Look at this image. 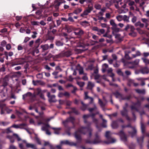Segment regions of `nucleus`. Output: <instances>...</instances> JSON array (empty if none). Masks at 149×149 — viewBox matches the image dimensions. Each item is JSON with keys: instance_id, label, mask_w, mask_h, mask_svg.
<instances>
[{"instance_id": "nucleus-1", "label": "nucleus", "mask_w": 149, "mask_h": 149, "mask_svg": "<svg viewBox=\"0 0 149 149\" xmlns=\"http://www.w3.org/2000/svg\"><path fill=\"white\" fill-rule=\"evenodd\" d=\"M91 124V122L88 123L87 127H81L79 128L75 132L74 136L77 141L81 140V134H85L87 132H88L89 133V136L91 137V136L93 129L90 127Z\"/></svg>"}, {"instance_id": "nucleus-2", "label": "nucleus", "mask_w": 149, "mask_h": 149, "mask_svg": "<svg viewBox=\"0 0 149 149\" xmlns=\"http://www.w3.org/2000/svg\"><path fill=\"white\" fill-rule=\"evenodd\" d=\"M99 113V112L98 111H97L96 113H93L91 114H88L84 115L83 116V118L84 120V123H86L87 122V119L89 118L90 116H91L93 118V121L94 123L96 125V127L97 130L99 132H100L101 131V127H99L98 126V121L97 119L94 118V117L95 115Z\"/></svg>"}, {"instance_id": "nucleus-3", "label": "nucleus", "mask_w": 149, "mask_h": 149, "mask_svg": "<svg viewBox=\"0 0 149 149\" xmlns=\"http://www.w3.org/2000/svg\"><path fill=\"white\" fill-rule=\"evenodd\" d=\"M145 100V98L143 97H141L139 98L137 100V102L136 103H134L133 105L131 107V109L132 111V114L134 117L136 118L135 114L133 111L134 110L136 111H139V109L137 108L138 107H139L141 105V102Z\"/></svg>"}, {"instance_id": "nucleus-4", "label": "nucleus", "mask_w": 149, "mask_h": 149, "mask_svg": "<svg viewBox=\"0 0 149 149\" xmlns=\"http://www.w3.org/2000/svg\"><path fill=\"white\" fill-rule=\"evenodd\" d=\"M130 51L129 50H126L125 51V58L126 59L128 60L132 59L133 58L136 57L137 56H140L141 55V52L139 51L136 52V53L134 54H132L131 56L130 54Z\"/></svg>"}, {"instance_id": "nucleus-5", "label": "nucleus", "mask_w": 149, "mask_h": 149, "mask_svg": "<svg viewBox=\"0 0 149 149\" xmlns=\"http://www.w3.org/2000/svg\"><path fill=\"white\" fill-rule=\"evenodd\" d=\"M111 133L110 131H107L106 132L105 136L108 140V141H105V143L108 144L115 143L116 141L115 139L111 137Z\"/></svg>"}, {"instance_id": "nucleus-6", "label": "nucleus", "mask_w": 149, "mask_h": 149, "mask_svg": "<svg viewBox=\"0 0 149 149\" xmlns=\"http://www.w3.org/2000/svg\"><path fill=\"white\" fill-rule=\"evenodd\" d=\"M95 138L93 141H88L86 140V142L89 143H93L94 144H97L100 143L101 142L100 137L99 135V134L98 132L96 133L95 134Z\"/></svg>"}, {"instance_id": "nucleus-7", "label": "nucleus", "mask_w": 149, "mask_h": 149, "mask_svg": "<svg viewBox=\"0 0 149 149\" xmlns=\"http://www.w3.org/2000/svg\"><path fill=\"white\" fill-rule=\"evenodd\" d=\"M93 10V7L92 6H88V8L85 10L83 13L80 15V16L82 17H84L87 15L89 13H90Z\"/></svg>"}, {"instance_id": "nucleus-8", "label": "nucleus", "mask_w": 149, "mask_h": 149, "mask_svg": "<svg viewBox=\"0 0 149 149\" xmlns=\"http://www.w3.org/2000/svg\"><path fill=\"white\" fill-rule=\"evenodd\" d=\"M74 29L73 33L76 36L80 37L84 34V31L81 29L75 28Z\"/></svg>"}, {"instance_id": "nucleus-9", "label": "nucleus", "mask_w": 149, "mask_h": 149, "mask_svg": "<svg viewBox=\"0 0 149 149\" xmlns=\"http://www.w3.org/2000/svg\"><path fill=\"white\" fill-rule=\"evenodd\" d=\"M47 96L49 98V101L50 102H56L57 100L55 99V95H51L50 93L49 92H47Z\"/></svg>"}, {"instance_id": "nucleus-10", "label": "nucleus", "mask_w": 149, "mask_h": 149, "mask_svg": "<svg viewBox=\"0 0 149 149\" xmlns=\"http://www.w3.org/2000/svg\"><path fill=\"white\" fill-rule=\"evenodd\" d=\"M44 125L45 126H42V127L41 129L43 131H45L46 133V134L48 135H50L51 134V133L48 130V129L49 128H51L52 127H50V126L48 124H44Z\"/></svg>"}, {"instance_id": "nucleus-11", "label": "nucleus", "mask_w": 149, "mask_h": 149, "mask_svg": "<svg viewBox=\"0 0 149 149\" xmlns=\"http://www.w3.org/2000/svg\"><path fill=\"white\" fill-rule=\"evenodd\" d=\"M118 134L120 136L121 140L124 142L127 141V139L126 136L123 131H120Z\"/></svg>"}, {"instance_id": "nucleus-12", "label": "nucleus", "mask_w": 149, "mask_h": 149, "mask_svg": "<svg viewBox=\"0 0 149 149\" xmlns=\"http://www.w3.org/2000/svg\"><path fill=\"white\" fill-rule=\"evenodd\" d=\"M88 92L87 91L84 92V99L85 100L88 99H90L91 100V101L89 102V104H91L93 102V99L92 97L89 96L88 95Z\"/></svg>"}, {"instance_id": "nucleus-13", "label": "nucleus", "mask_w": 149, "mask_h": 149, "mask_svg": "<svg viewBox=\"0 0 149 149\" xmlns=\"http://www.w3.org/2000/svg\"><path fill=\"white\" fill-rule=\"evenodd\" d=\"M123 110L121 111V113L122 115L125 117L127 120H130V118L127 115V111L126 108L123 107Z\"/></svg>"}, {"instance_id": "nucleus-14", "label": "nucleus", "mask_w": 149, "mask_h": 149, "mask_svg": "<svg viewBox=\"0 0 149 149\" xmlns=\"http://www.w3.org/2000/svg\"><path fill=\"white\" fill-rule=\"evenodd\" d=\"M141 72L143 74H147L149 72L148 68L147 67L142 68L140 70Z\"/></svg>"}, {"instance_id": "nucleus-15", "label": "nucleus", "mask_w": 149, "mask_h": 149, "mask_svg": "<svg viewBox=\"0 0 149 149\" xmlns=\"http://www.w3.org/2000/svg\"><path fill=\"white\" fill-rule=\"evenodd\" d=\"M76 69L77 70L79 71V74H84L83 69L82 67L80 66V65L78 64L77 66Z\"/></svg>"}, {"instance_id": "nucleus-16", "label": "nucleus", "mask_w": 149, "mask_h": 149, "mask_svg": "<svg viewBox=\"0 0 149 149\" xmlns=\"http://www.w3.org/2000/svg\"><path fill=\"white\" fill-rule=\"evenodd\" d=\"M40 47L42 49V51L44 52L49 49V46L47 44L42 45L40 46Z\"/></svg>"}, {"instance_id": "nucleus-17", "label": "nucleus", "mask_w": 149, "mask_h": 149, "mask_svg": "<svg viewBox=\"0 0 149 149\" xmlns=\"http://www.w3.org/2000/svg\"><path fill=\"white\" fill-rule=\"evenodd\" d=\"M65 29L67 32L68 33H70L73 30L74 31V29H75V28L73 27V26H66Z\"/></svg>"}, {"instance_id": "nucleus-18", "label": "nucleus", "mask_w": 149, "mask_h": 149, "mask_svg": "<svg viewBox=\"0 0 149 149\" xmlns=\"http://www.w3.org/2000/svg\"><path fill=\"white\" fill-rule=\"evenodd\" d=\"M94 86V84L91 81H88L87 87V88L89 90H92Z\"/></svg>"}, {"instance_id": "nucleus-19", "label": "nucleus", "mask_w": 149, "mask_h": 149, "mask_svg": "<svg viewBox=\"0 0 149 149\" xmlns=\"http://www.w3.org/2000/svg\"><path fill=\"white\" fill-rule=\"evenodd\" d=\"M128 85L129 86L133 85L134 86H136L138 85V84L134 83L133 80L130 79L129 80Z\"/></svg>"}, {"instance_id": "nucleus-20", "label": "nucleus", "mask_w": 149, "mask_h": 149, "mask_svg": "<svg viewBox=\"0 0 149 149\" xmlns=\"http://www.w3.org/2000/svg\"><path fill=\"white\" fill-rule=\"evenodd\" d=\"M74 120V117H70L69 118H67L65 121L63 122V123L64 124H66L67 122H71L73 123Z\"/></svg>"}, {"instance_id": "nucleus-21", "label": "nucleus", "mask_w": 149, "mask_h": 149, "mask_svg": "<svg viewBox=\"0 0 149 149\" xmlns=\"http://www.w3.org/2000/svg\"><path fill=\"white\" fill-rule=\"evenodd\" d=\"M100 118L102 119L103 121V123L102 125V126L103 127H107L106 125L107 121L105 120L102 118V115H100Z\"/></svg>"}, {"instance_id": "nucleus-22", "label": "nucleus", "mask_w": 149, "mask_h": 149, "mask_svg": "<svg viewBox=\"0 0 149 149\" xmlns=\"http://www.w3.org/2000/svg\"><path fill=\"white\" fill-rule=\"evenodd\" d=\"M7 77L6 76L3 79L2 86L5 87L8 84V80H7Z\"/></svg>"}, {"instance_id": "nucleus-23", "label": "nucleus", "mask_w": 149, "mask_h": 149, "mask_svg": "<svg viewBox=\"0 0 149 149\" xmlns=\"http://www.w3.org/2000/svg\"><path fill=\"white\" fill-rule=\"evenodd\" d=\"M132 130H133V132L132 133H131L130 132H129V133L130 134L132 137H133L134 136L136 135V130L134 127H132Z\"/></svg>"}, {"instance_id": "nucleus-24", "label": "nucleus", "mask_w": 149, "mask_h": 149, "mask_svg": "<svg viewBox=\"0 0 149 149\" xmlns=\"http://www.w3.org/2000/svg\"><path fill=\"white\" fill-rule=\"evenodd\" d=\"M26 146L27 148H31L33 149H37L36 146L33 144L26 143Z\"/></svg>"}, {"instance_id": "nucleus-25", "label": "nucleus", "mask_w": 149, "mask_h": 149, "mask_svg": "<svg viewBox=\"0 0 149 149\" xmlns=\"http://www.w3.org/2000/svg\"><path fill=\"white\" fill-rule=\"evenodd\" d=\"M112 29L113 30V33L114 34V33L116 32H118L120 31L119 28H118L117 27V25L115 26H114L112 28Z\"/></svg>"}, {"instance_id": "nucleus-26", "label": "nucleus", "mask_w": 149, "mask_h": 149, "mask_svg": "<svg viewBox=\"0 0 149 149\" xmlns=\"http://www.w3.org/2000/svg\"><path fill=\"white\" fill-rule=\"evenodd\" d=\"M82 10L81 8H78L74 11L73 13L77 15L78 14L82 11Z\"/></svg>"}, {"instance_id": "nucleus-27", "label": "nucleus", "mask_w": 149, "mask_h": 149, "mask_svg": "<svg viewBox=\"0 0 149 149\" xmlns=\"http://www.w3.org/2000/svg\"><path fill=\"white\" fill-rule=\"evenodd\" d=\"M111 126L113 128L115 129L117 128L118 126L117 121H113L111 124Z\"/></svg>"}, {"instance_id": "nucleus-28", "label": "nucleus", "mask_w": 149, "mask_h": 149, "mask_svg": "<svg viewBox=\"0 0 149 149\" xmlns=\"http://www.w3.org/2000/svg\"><path fill=\"white\" fill-rule=\"evenodd\" d=\"M139 61V59H136L133 62V65L132 67H130V68H133L135 67V66L138 65Z\"/></svg>"}, {"instance_id": "nucleus-29", "label": "nucleus", "mask_w": 149, "mask_h": 149, "mask_svg": "<svg viewBox=\"0 0 149 149\" xmlns=\"http://www.w3.org/2000/svg\"><path fill=\"white\" fill-rule=\"evenodd\" d=\"M88 22L84 21L81 22L80 24L83 27H86L88 25Z\"/></svg>"}, {"instance_id": "nucleus-30", "label": "nucleus", "mask_w": 149, "mask_h": 149, "mask_svg": "<svg viewBox=\"0 0 149 149\" xmlns=\"http://www.w3.org/2000/svg\"><path fill=\"white\" fill-rule=\"evenodd\" d=\"M143 136H142L140 137L137 138V141L141 146V143L143 142Z\"/></svg>"}, {"instance_id": "nucleus-31", "label": "nucleus", "mask_w": 149, "mask_h": 149, "mask_svg": "<svg viewBox=\"0 0 149 149\" xmlns=\"http://www.w3.org/2000/svg\"><path fill=\"white\" fill-rule=\"evenodd\" d=\"M65 144L68 145L70 146H75L76 145V143H74L72 142H70L68 140L65 141Z\"/></svg>"}, {"instance_id": "nucleus-32", "label": "nucleus", "mask_w": 149, "mask_h": 149, "mask_svg": "<svg viewBox=\"0 0 149 149\" xmlns=\"http://www.w3.org/2000/svg\"><path fill=\"white\" fill-rule=\"evenodd\" d=\"M63 56L66 57H69L72 54V52L70 51H68L64 52L63 53Z\"/></svg>"}, {"instance_id": "nucleus-33", "label": "nucleus", "mask_w": 149, "mask_h": 149, "mask_svg": "<svg viewBox=\"0 0 149 149\" xmlns=\"http://www.w3.org/2000/svg\"><path fill=\"white\" fill-rule=\"evenodd\" d=\"M81 103L82 105V107L81 108V109L83 111L85 110L86 109V108L88 107V105L87 104H85L82 101H81Z\"/></svg>"}, {"instance_id": "nucleus-34", "label": "nucleus", "mask_w": 149, "mask_h": 149, "mask_svg": "<svg viewBox=\"0 0 149 149\" xmlns=\"http://www.w3.org/2000/svg\"><path fill=\"white\" fill-rule=\"evenodd\" d=\"M135 91L136 92L139 93L140 94H145V89H143L142 90L141 89H136Z\"/></svg>"}, {"instance_id": "nucleus-35", "label": "nucleus", "mask_w": 149, "mask_h": 149, "mask_svg": "<svg viewBox=\"0 0 149 149\" xmlns=\"http://www.w3.org/2000/svg\"><path fill=\"white\" fill-rule=\"evenodd\" d=\"M129 16H127L126 15L123 16V20L125 22H129Z\"/></svg>"}, {"instance_id": "nucleus-36", "label": "nucleus", "mask_w": 149, "mask_h": 149, "mask_svg": "<svg viewBox=\"0 0 149 149\" xmlns=\"http://www.w3.org/2000/svg\"><path fill=\"white\" fill-rule=\"evenodd\" d=\"M97 109V107L95 104H94V107L93 108H89L88 109V110L90 112H91L93 111L96 110Z\"/></svg>"}, {"instance_id": "nucleus-37", "label": "nucleus", "mask_w": 149, "mask_h": 149, "mask_svg": "<svg viewBox=\"0 0 149 149\" xmlns=\"http://www.w3.org/2000/svg\"><path fill=\"white\" fill-rule=\"evenodd\" d=\"M108 67V65L106 63H104L102 65V71L104 72L107 68Z\"/></svg>"}, {"instance_id": "nucleus-38", "label": "nucleus", "mask_w": 149, "mask_h": 149, "mask_svg": "<svg viewBox=\"0 0 149 149\" xmlns=\"http://www.w3.org/2000/svg\"><path fill=\"white\" fill-rule=\"evenodd\" d=\"M98 103L102 108L104 107L105 106V104L99 98H98Z\"/></svg>"}, {"instance_id": "nucleus-39", "label": "nucleus", "mask_w": 149, "mask_h": 149, "mask_svg": "<svg viewBox=\"0 0 149 149\" xmlns=\"http://www.w3.org/2000/svg\"><path fill=\"white\" fill-rule=\"evenodd\" d=\"M52 129L54 130V133L56 134H58L59 133V130H61L60 128H56L54 127L51 128Z\"/></svg>"}, {"instance_id": "nucleus-40", "label": "nucleus", "mask_w": 149, "mask_h": 149, "mask_svg": "<svg viewBox=\"0 0 149 149\" xmlns=\"http://www.w3.org/2000/svg\"><path fill=\"white\" fill-rule=\"evenodd\" d=\"M116 19L119 22H120L123 20V16L119 15L117 16L116 17Z\"/></svg>"}, {"instance_id": "nucleus-41", "label": "nucleus", "mask_w": 149, "mask_h": 149, "mask_svg": "<svg viewBox=\"0 0 149 149\" xmlns=\"http://www.w3.org/2000/svg\"><path fill=\"white\" fill-rule=\"evenodd\" d=\"M7 138L10 140V141L11 143H13L15 141V139L12 136L10 135H7Z\"/></svg>"}, {"instance_id": "nucleus-42", "label": "nucleus", "mask_w": 149, "mask_h": 149, "mask_svg": "<svg viewBox=\"0 0 149 149\" xmlns=\"http://www.w3.org/2000/svg\"><path fill=\"white\" fill-rule=\"evenodd\" d=\"M136 26H139L141 27L142 28L144 26V24L141 23L140 22H138L135 24Z\"/></svg>"}, {"instance_id": "nucleus-43", "label": "nucleus", "mask_w": 149, "mask_h": 149, "mask_svg": "<svg viewBox=\"0 0 149 149\" xmlns=\"http://www.w3.org/2000/svg\"><path fill=\"white\" fill-rule=\"evenodd\" d=\"M24 49H25V48L21 45H18L17 47V49L18 51H22Z\"/></svg>"}, {"instance_id": "nucleus-44", "label": "nucleus", "mask_w": 149, "mask_h": 149, "mask_svg": "<svg viewBox=\"0 0 149 149\" xmlns=\"http://www.w3.org/2000/svg\"><path fill=\"white\" fill-rule=\"evenodd\" d=\"M142 60L146 65L149 64V60L144 58H142Z\"/></svg>"}, {"instance_id": "nucleus-45", "label": "nucleus", "mask_w": 149, "mask_h": 149, "mask_svg": "<svg viewBox=\"0 0 149 149\" xmlns=\"http://www.w3.org/2000/svg\"><path fill=\"white\" fill-rule=\"evenodd\" d=\"M55 6L56 8H58V7L60 6L61 4L60 2H58L57 1H55Z\"/></svg>"}, {"instance_id": "nucleus-46", "label": "nucleus", "mask_w": 149, "mask_h": 149, "mask_svg": "<svg viewBox=\"0 0 149 149\" xmlns=\"http://www.w3.org/2000/svg\"><path fill=\"white\" fill-rule=\"evenodd\" d=\"M97 32V34L99 35H100L104 33L105 32V31L103 29H99Z\"/></svg>"}, {"instance_id": "nucleus-47", "label": "nucleus", "mask_w": 149, "mask_h": 149, "mask_svg": "<svg viewBox=\"0 0 149 149\" xmlns=\"http://www.w3.org/2000/svg\"><path fill=\"white\" fill-rule=\"evenodd\" d=\"M113 94L116 98H119L122 97L121 95L118 92L114 93Z\"/></svg>"}, {"instance_id": "nucleus-48", "label": "nucleus", "mask_w": 149, "mask_h": 149, "mask_svg": "<svg viewBox=\"0 0 149 149\" xmlns=\"http://www.w3.org/2000/svg\"><path fill=\"white\" fill-rule=\"evenodd\" d=\"M110 24L112 25L113 27L116 26L117 25L115 23L114 20L113 19H111L110 21Z\"/></svg>"}, {"instance_id": "nucleus-49", "label": "nucleus", "mask_w": 149, "mask_h": 149, "mask_svg": "<svg viewBox=\"0 0 149 149\" xmlns=\"http://www.w3.org/2000/svg\"><path fill=\"white\" fill-rule=\"evenodd\" d=\"M129 35L130 36H131L133 37H135L137 36V33L134 31H133L132 32L129 33Z\"/></svg>"}, {"instance_id": "nucleus-50", "label": "nucleus", "mask_w": 149, "mask_h": 149, "mask_svg": "<svg viewBox=\"0 0 149 149\" xmlns=\"http://www.w3.org/2000/svg\"><path fill=\"white\" fill-rule=\"evenodd\" d=\"M31 23V24L33 26H38L39 25V22L38 21H32Z\"/></svg>"}, {"instance_id": "nucleus-51", "label": "nucleus", "mask_w": 149, "mask_h": 149, "mask_svg": "<svg viewBox=\"0 0 149 149\" xmlns=\"http://www.w3.org/2000/svg\"><path fill=\"white\" fill-rule=\"evenodd\" d=\"M56 44L57 46H61L63 45V42L59 40L57 41L56 42Z\"/></svg>"}, {"instance_id": "nucleus-52", "label": "nucleus", "mask_w": 149, "mask_h": 149, "mask_svg": "<svg viewBox=\"0 0 149 149\" xmlns=\"http://www.w3.org/2000/svg\"><path fill=\"white\" fill-rule=\"evenodd\" d=\"M47 145H48L51 149H54L52 146L48 142H45L44 143V146H46Z\"/></svg>"}, {"instance_id": "nucleus-53", "label": "nucleus", "mask_w": 149, "mask_h": 149, "mask_svg": "<svg viewBox=\"0 0 149 149\" xmlns=\"http://www.w3.org/2000/svg\"><path fill=\"white\" fill-rule=\"evenodd\" d=\"M141 21L143 22L146 24V27H147L148 25V20L145 18H142L141 19Z\"/></svg>"}, {"instance_id": "nucleus-54", "label": "nucleus", "mask_w": 149, "mask_h": 149, "mask_svg": "<svg viewBox=\"0 0 149 149\" xmlns=\"http://www.w3.org/2000/svg\"><path fill=\"white\" fill-rule=\"evenodd\" d=\"M77 84L80 87H83L85 84L83 82H77Z\"/></svg>"}, {"instance_id": "nucleus-55", "label": "nucleus", "mask_w": 149, "mask_h": 149, "mask_svg": "<svg viewBox=\"0 0 149 149\" xmlns=\"http://www.w3.org/2000/svg\"><path fill=\"white\" fill-rule=\"evenodd\" d=\"M71 109L73 111L72 112L74 113L75 114L77 115L79 114V113L78 111L76 110L75 108H71Z\"/></svg>"}, {"instance_id": "nucleus-56", "label": "nucleus", "mask_w": 149, "mask_h": 149, "mask_svg": "<svg viewBox=\"0 0 149 149\" xmlns=\"http://www.w3.org/2000/svg\"><path fill=\"white\" fill-rule=\"evenodd\" d=\"M26 126V124L24 123H22L19 124V128L23 129L24 127Z\"/></svg>"}, {"instance_id": "nucleus-57", "label": "nucleus", "mask_w": 149, "mask_h": 149, "mask_svg": "<svg viewBox=\"0 0 149 149\" xmlns=\"http://www.w3.org/2000/svg\"><path fill=\"white\" fill-rule=\"evenodd\" d=\"M33 34L32 35L31 37L33 38H35L36 37V35L37 34V33L36 31H33L32 32Z\"/></svg>"}, {"instance_id": "nucleus-58", "label": "nucleus", "mask_w": 149, "mask_h": 149, "mask_svg": "<svg viewBox=\"0 0 149 149\" xmlns=\"http://www.w3.org/2000/svg\"><path fill=\"white\" fill-rule=\"evenodd\" d=\"M145 126L143 124L141 123V131L142 133H143L145 132Z\"/></svg>"}, {"instance_id": "nucleus-59", "label": "nucleus", "mask_w": 149, "mask_h": 149, "mask_svg": "<svg viewBox=\"0 0 149 149\" xmlns=\"http://www.w3.org/2000/svg\"><path fill=\"white\" fill-rule=\"evenodd\" d=\"M128 5L130 6H132V5H136L135 4V2L132 0H131L129 3H128Z\"/></svg>"}, {"instance_id": "nucleus-60", "label": "nucleus", "mask_w": 149, "mask_h": 149, "mask_svg": "<svg viewBox=\"0 0 149 149\" xmlns=\"http://www.w3.org/2000/svg\"><path fill=\"white\" fill-rule=\"evenodd\" d=\"M13 136H15L16 138L17 139V141H19L21 140V139L18 136V135L15 133H13Z\"/></svg>"}, {"instance_id": "nucleus-61", "label": "nucleus", "mask_w": 149, "mask_h": 149, "mask_svg": "<svg viewBox=\"0 0 149 149\" xmlns=\"http://www.w3.org/2000/svg\"><path fill=\"white\" fill-rule=\"evenodd\" d=\"M138 80H140L141 81V85L142 86H143L145 85V83L144 81L143 80V79L141 78H140L139 79H138Z\"/></svg>"}, {"instance_id": "nucleus-62", "label": "nucleus", "mask_w": 149, "mask_h": 149, "mask_svg": "<svg viewBox=\"0 0 149 149\" xmlns=\"http://www.w3.org/2000/svg\"><path fill=\"white\" fill-rule=\"evenodd\" d=\"M130 25L129 24H127L125 27L124 30L126 31H127V30L130 29Z\"/></svg>"}, {"instance_id": "nucleus-63", "label": "nucleus", "mask_w": 149, "mask_h": 149, "mask_svg": "<svg viewBox=\"0 0 149 149\" xmlns=\"http://www.w3.org/2000/svg\"><path fill=\"white\" fill-rule=\"evenodd\" d=\"M103 36L104 37H107L110 39H111L112 37V36L111 35L108 34L107 33H105V34Z\"/></svg>"}, {"instance_id": "nucleus-64", "label": "nucleus", "mask_w": 149, "mask_h": 149, "mask_svg": "<svg viewBox=\"0 0 149 149\" xmlns=\"http://www.w3.org/2000/svg\"><path fill=\"white\" fill-rule=\"evenodd\" d=\"M95 8L97 9H100L101 8V6L99 4H96L95 6Z\"/></svg>"}]
</instances>
